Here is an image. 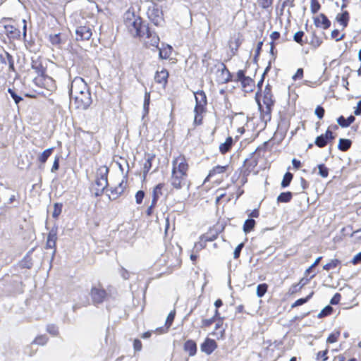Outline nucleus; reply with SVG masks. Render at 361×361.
<instances>
[{"instance_id":"nucleus-46","label":"nucleus","mask_w":361,"mask_h":361,"mask_svg":"<svg viewBox=\"0 0 361 361\" xmlns=\"http://www.w3.org/2000/svg\"><path fill=\"white\" fill-rule=\"evenodd\" d=\"M97 72V69L95 66L91 67H83L82 69L81 74L86 78H90L93 75Z\"/></svg>"},{"instance_id":"nucleus-30","label":"nucleus","mask_w":361,"mask_h":361,"mask_svg":"<svg viewBox=\"0 0 361 361\" xmlns=\"http://www.w3.org/2000/svg\"><path fill=\"white\" fill-rule=\"evenodd\" d=\"M207 112V109L194 108V121L193 123L195 126H200L203 123L204 115Z\"/></svg>"},{"instance_id":"nucleus-42","label":"nucleus","mask_w":361,"mask_h":361,"mask_svg":"<svg viewBox=\"0 0 361 361\" xmlns=\"http://www.w3.org/2000/svg\"><path fill=\"white\" fill-rule=\"evenodd\" d=\"M207 242L202 237L200 236L199 240L195 242L192 249V252L199 253L202 250L207 247Z\"/></svg>"},{"instance_id":"nucleus-64","label":"nucleus","mask_w":361,"mask_h":361,"mask_svg":"<svg viewBox=\"0 0 361 361\" xmlns=\"http://www.w3.org/2000/svg\"><path fill=\"white\" fill-rule=\"evenodd\" d=\"M157 202H158L154 201V200L152 199L150 205L147 207V210L145 211V214L147 217L152 216V214L154 212V209L157 207Z\"/></svg>"},{"instance_id":"nucleus-44","label":"nucleus","mask_w":361,"mask_h":361,"mask_svg":"<svg viewBox=\"0 0 361 361\" xmlns=\"http://www.w3.org/2000/svg\"><path fill=\"white\" fill-rule=\"evenodd\" d=\"M341 337V331L340 330H334L331 332L326 338V343L331 344L336 343Z\"/></svg>"},{"instance_id":"nucleus-12","label":"nucleus","mask_w":361,"mask_h":361,"mask_svg":"<svg viewBox=\"0 0 361 361\" xmlns=\"http://www.w3.org/2000/svg\"><path fill=\"white\" fill-rule=\"evenodd\" d=\"M90 294L94 305L104 302L108 298V293L101 284L98 286H92Z\"/></svg>"},{"instance_id":"nucleus-20","label":"nucleus","mask_w":361,"mask_h":361,"mask_svg":"<svg viewBox=\"0 0 361 361\" xmlns=\"http://www.w3.org/2000/svg\"><path fill=\"white\" fill-rule=\"evenodd\" d=\"M243 42V39L240 34L231 37L228 40V47L230 49L232 56L237 54L238 49L240 48Z\"/></svg>"},{"instance_id":"nucleus-2","label":"nucleus","mask_w":361,"mask_h":361,"mask_svg":"<svg viewBox=\"0 0 361 361\" xmlns=\"http://www.w3.org/2000/svg\"><path fill=\"white\" fill-rule=\"evenodd\" d=\"M255 98L261 119L265 122L269 121L276 102L271 85L267 84L263 91H257Z\"/></svg>"},{"instance_id":"nucleus-48","label":"nucleus","mask_w":361,"mask_h":361,"mask_svg":"<svg viewBox=\"0 0 361 361\" xmlns=\"http://www.w3.org/2000/svg\"><path fill=\"white\" fill-rule=\"evenodd\" d=\"M256 225V222L252 219H247L243 224V231L245 233L251 232Z\"/></svg>"},{"instance_id":"nucleus-49","label":"nucleus","mask_w":361,"mask_h":361,"mask_svg":"<svg viewBox=\"0 0 361 361\" xmlns=\"http://www.w3.org/2000/svg\"><path fill=\"white\" fill-rule=\"evenodd\" d=\"M49 40L54 46H59L63 42V39L61 33L50 35Z\"/></svg>"},{"instance_id":"nucleus-53","label":"nucleus","mask_w":361,"mask_h":361,"mask_svg":"<svg viewBox=\"0 0 361 361\" xmlns=\"http://www.w3.org/2000/svg\"><path fill=\"white\" fill-rule=\"evenodd\" d=\"M281 37V34L278 31H274L270 35V39H271V52L273 53L274 49H275L276 46V41L278 40Z\"/></svg>"},{"instance_id":"nucleus-1","label":"nucleus","mask_w":361,"mask_h":361,"mask_svg":"<svg viewBox=\"0 0 361 361\" xmlns=\"http://www.w3.org/2000/svg\"><path fill=\"white\" fill-rule=\"evenodd\" d=\"M71 102L73 103L76 109H86L91 103V94L87 84L83 78L76 77L71 82L70 88Z\"/></svg>"},{"instance_id":"nucleus-27","label":"nucleus","mask_w":361,"mask_h":361,"mask_svg":"<svg viewBox=\"0 0 361 361\" xmlns=\"http://www.w3.org/2000/svg\"><path fill=\"white\" fill-rule=\"evenodd\" d=\"M166 190V185L165 183H159L157 184L152 189V200L158 202L161 196L164 195V192Z\"/></svg>"},{"instance_id":"nucleus-57","label":"nucleus","mask_w":361,"mask_h":361,"mask_svg":"<svg viewBox=\"0 0 361 361\" xmlns=\"http://www.w3.org/2000/svg\"><path fill=\"white\" fill-rule=\"evenodd\" d=\"M321 4L318 0L310 1V11L312 14H316L321 9Z\"/></svg>"},{"instance_id":"nucleus-21","label":"nucleus","mask_w":361,"mask_h":361,"mask_svg":"<svg viewBox=\"0 0 361 361\" xmlns=\"http://www.w3.org/2000/svg\"><path fill=\"white\" fill-rule=\"evenodd\" d=\"M5 33L11 39H18L20 38V30L13 23L4 25Z\"/></svg>"},{"instance_id":"nucleus-62","label":"nucleus","mask_w":361,"mask_h":361,"mask_svg":"<svg viewBox=\"0 0 361 361\" xmlns=\"http://www.w3.org/2000/svg\"><path fill=\"white\" fill-rule=\"evenodd\" d=\"M149 104H150V92L145 91V97H144L143 108L146 113L149 112Z\"/></svg>"},{"instance_id":"nucleus-60","label":"nucleus","mask_w":361,"mask_h":361,"mask_svg":"<svg viewBox=\"0 0 361 361\" xmlns=\"http://www.w3.org/2000/svg\"><path fill=\"white\" fill-rule=\"evenodd\" d=\"M319 175L322 178H327L329 176V169L324 164H320L317 166Z\"/></svg>"},{"instance_id":"nucleus-28","label":"nucleus","mask_w":361,"mask_h":361,"mask_svg":"<svg viewBox=\"0 0 361 361\" xmlns=\"http://www.w3.org/2000/svg\"><path fill=\"white\" fill-rule=\"evenodd\" d=\"M183 350L189 356L192 357L197 353V343L195 341L188 339L183 344Z\"/></svg>"},{"instance_id":"nucleus-34","label":"nucleus","mask_w":361,"mask_h":361,"mask_svg":"<svg viewBox=\"0 0 361 361\" xmlns=\"http://www.w3.org/2000/svg\"><path fill=\"white\" fill-rule=\"evenodd\" d=\"M274 0H256L258 8L262 11H271Z\"/></svg>"},{"instance_id":"nucleus-9","label":"nucleus","mask_w":361,"mask_h":361,"mask_svg":"<svg viewBox=\"0 0 361 361\" xmlns=\"http://www.w3.org/2000/svg\"><path fill=\"white\" fill-rule=\"evenodd\" d=\"M145 36L139 37L143 40L144 46L147 49H158L160 42V38L155 31L151 30L147 25L144 30Z\"/></svg>"},{"instance_id":"nucleus-4","label":"nucleus","mask_w":361,"mask_h":361,"mask_svg":"<svg viewBox=\"0 0 361 361\" xmlns=\"http://www.w3.org/2000/svg\"><path fill=\"white\" fill-rule=\"evenodd\" d=\"M231 170L232 169L229 164L216 165L209 171L203 183L212 181L214 184L219 185L229 177Z\"/></svg>"},{"instance_id":"nucleus-47","label":"nucleus","mask_w":361,"mask_h":361,"mask_svg":"<svg viewBox=\"0 0 361 361\" xmlns=\"http://www.w3.org/2000/svg\"><path fill=\"white\" fill-rule=\"evenodd\" d=\"M305 32L302 30L298 31L293 36V40L298 44L303 46L307 44V39H304Z\"/></svg>"},{"instance_id":"nucleus-58","label":"nucleus","mask_w":361,"mask_h":361,"mask_svg":"<svg viewBox=\"0 0 361 361\" xmlns=\"http://www.w3.org/2000/svg\"><path fill=\"white\" fill-rule=\"evenodd\" d=\"M176 314V310H173L169 312V314H168V316L166 317L164 324L166 326H167L169 329L171 328V326H172V324L174 322Z\"/></svg>"},{"instance_id":"nucleus-26","label":"nucleus","mask_w":361,"mask_h":361,"mask_svg":"<svg viewBox=\"0 0 361 361\" xmlns=\"http://www.w3.org/2000/svg\"><path fill=\"white\" fill-rule=\"evenodd\" d=\"M350 18V13L347 10L343 11L336 16V21L343 30L348 26Z\"/></svg>"},{"instance_id":"nucleus-18","label":"nucleus","mask_w":361,"mask_h":361,"mask_svg":"<svg viewBox=\"0 0 361 361\" xmlns=\"http://www.w3.org/2000/svg\"><path fill=\"white\" fill-rule=\"evenodd\" d=\"M169 78V73L166 68H162L161 71H157L154 74L155 82L160 85L163 88H166L167 86Z\"/></svg>"},{"instance_id":"nucleus-8","label":"nucleus","mask_w":361,"mask_h":361,"mask_svg":"<svg viewBox=\"0 0 361 361\" xmlns=\"http://www.w3.org/2000/svg\"><path fill=\"white\" fill-rule=\"evenodd\" d=\"M338 128L337 125L329 126L324 133L315 138L314 145L319 148H324L328 144H331L336 138V135L334 133L333 130H336Z\"/></svg>"},{"instance_id":"nucleus-7","label":"nucleus","mask_w":361,"mask_h":361,"mask_svg":"<svg viewBox=\"0 0 361 361\" xmlns=\"http://www.w3.org/2000/svg\"><path fill=\"white\" fill-rule=\"evenodd\" d=\"M234 82L240 83L241 90L245 94L252 93L256 87L255 80L245 75V71L244 70L238 71Z\"/></svg>"},{"instance_id":"nucleus-51","label":"nucleus","mask_w":361,"mask_h":361,"mask_svg":"<svg viewBox=\"0 0 361 361\" xmlns=\"http://www.w3.org/2000/svg\"><path fill=\"white\" fill-rule=\"evenodd\" d=\"M293 178V175L290 172H286L283 177V180L281 183V185L283 188H287L290 184Z\"/></svg>"},{"instance_id":"nucleus-43","label":"nucleus","mask_w":361,"mask_h":361,"mask_svg":"<svg viewBox=\"0 0 361 361\" xmlns=\"http://www.w3.org/2000/svg\"><path fill=\"white\" fill-rule=\"evenodd\" d=\"M95 183L99 186L98 190H99L100 192H102L108 185L107 176L102 175L99 178L96 179Z\"/></svg>"},{"instance_id":"nucleus-6","label":"nucleus","mask_w":361,"mask_h":361,"mask_svg":"<svg viewBox=\"0 0 361 361\" xmlns=\"http://www.w3.org/2000/svg\"><path fill=\"white\" fill-rule=\"evenodd\" d=\"M147 16L149 20L157 27L161 26L164 23L162 8L154 1H152V5L147 8Z\"/></svg>"},{"instance_id":"nucleus-15","label":"nucleus","mask_w":361,"mask_h":361,"mask_svg":"<svg viewBox=\"0 0 361 361\" xmlns=\"http://www.w3.org/2000/svg\"><path fill=\"white\" fill-rule=\"evenodd\" d=\"M313 23L317 28H320L324 30H328L331 25V20L326 15L323 13H320L314 16Z\"/></svg>"},{"instance_id":"nucleus-36","label":"nucleus","mask_w":361,"mask_h":361,"mask_svg":"<svg viewBox=\"0 0 361 361\" xmlns=\"http://www.w3.org/2000/svg\"><path fill=\"white\" fill-rule=\"evenodd\" d=\"M155 158L154 154H148L147 157L143 164V176L145 178L149 173L152 166V161Z\"/></svg>"},{"instance_id":"nucleus-14","label":"nucleus","mask_w":361,"mask_h":361,"mask_svg":"<svg viewBox=\"0 0 361 361\" xmlns=\"http://www.w3.org/2000/svg\"><path fill=\"white\" fill-rule=\"evenodd\" d=\"M226 325L224 324V317L220 315L215 322V326L211 335L216 337L218 340L224 339L226 336Z\"/></svg>"},{"instance_id":"nucleus-45","label":"nucleus","mask_w":361,"mask_h":361,"mask_svg":"<svg viewBox=\"0 0 361 361\" xmlns=\"http://www.w3.org/2000/svg\"><path fill=\"white\" fill-rule=\"evenodd\" d=\"M54 152V147L48 148L45 149L39 157L38 161L41 164H44L47 162L49 157Z\"/></svg>"},{"instance_id":"nucleus-17","label":"nucleus","mask_w":361,"mask_h":361,"mask_svg":"<svg viewBox=\"0 0 361 361\" xmlns=\"http://www.w3.org/2000/svg\"><path fill=\"white\" fill-rule=\"evenodd\" d=\"M218 71L220 72L219 82L222 84H226L233 81V75L227 66L224 63H219Z\"/></svg>"},{"instance_id":"nucleus-29","label":"nucleus","mask_w":361,"mask_h":361,"mask_svg":"<svg viewBox=\"0 0 361 361\" xmlns=\"http://www.w3.org/2000/svg\"><path fill=\"white\" fill-rule=\"evenodd\" d=\"M233 144H234V140H233V137L231 136H228V137H226V139L224 143L220 144V145L219 147V152L223 155L227 154L228 152H229L231 150Z\"/></svg>"},{"instance_id":"nucleus-52","label":"nucleus","mask_w":361,"mask_h":361,"mask_svg":"<svg viewBox=\"0 0 361 361\" xmlns=\"http://www.w3.org/2000/svg\"><path fill=\"white\" fill-rule=\"evenodd\" d=\"M331 38L336 42H340L345 39V34L341 33L338 29H334L331 32Z\"/></svg>"},{"instance_id":"nucleus-50","label":"nucleus","mask_w":361,"mask_h":361,"mask_svg":"<svg viewBox=\"0 0 361 361\" xmlns=\"http://www.w3.org/2000/svg\"><path fill=\"white\" fill-rule=\"evenodd\" d=\"M341 263V262L338 259H331L329 262L323 266V269L328 271L340 266Z\"/></svg>"},{"instance_id":"nucleus-33","label":"nucleus","mask_w":361,"mask_h":361,"mask_svg":"<svg viewBox=\"0 0 361 361\" xmlns=\"http://www.w3.org/2000/svg\"><path fill=\"white\" fill-rule=\"evenodd\" d=\"M221 315V313L219 310H215L214 314L212 317L209 319H203L202 320V326L201 327L203 329L210 327L214 323H215L217 319Z\"/></svg>"},{"instance_id":"nucleus-19","label":"nucleus","mask_w":361,"mask_h":361,"mask_svg":"<svg viewBox=\"0 0 361 361\" xmlns=\"http://www.w3.org/2000/svg\"><path fill=\"white\" fill-rule=\"evenodd\" d=\"M218 347L217 343L214 339L206 338L200 345L202 352L207 355H211Z\"/></svg>"},{"instance_id":"nucleus-3","label":"nucleus","mask_w":361,"mask_h":361,"mask_svg":"<svg viewBox=\"0 0 361 361\" xmlns=\"http://www.w3.org/2000/svg\"><path fill=\"white\" fill-rule=\"evenodd\" d=\"M124 25L128 32L133 37H143L145 36L144 30L145 27L148 25L144 23L140 16L129 11L125 13Z\"/></svg>"},{"instance_id":"nucleus-31","label":"nucleus","mask_w":361,"mask_h":361,"mask_svg":"<svg viewBox=\"0 0 361 361\" xmlns=\"http://www.w3.org/2000/svg\"><path fill=\"white\" fill-rule=\"evenodd\" d=\"M219 234V231L216 228L212 227L209 228L205 233H203L200 236L204 238V240L208 243L215 240L218 238Z\"/></svg>"},{"instance_id":"nucleus-22","label":"nucleus","mask_w":361,"mask_h":361,"mask_svg":"<svg viewBox=\"0 0 361 361\" xmlns=\"http://www.w3.org/2000/svg\"><path fill=\"white\" fill-rule=\"evenodd\" d=\"M31 66L33 70L38 74L42 75L47 72V67L44 65L42 59L40 56L32 59Z\"/></svg>"},{"instance_id":"nucleus-56","label":"nucleus","mask_w":361,"mask_h":361,"mask_svg":"<svg viewBox=\"0 0 361 361\" xmlns=\"http://www.w3.org/2000/svg\"><path fill=\"white\" fill-rule=\"evenodd\" d=\"M48 341V337L44 334H42L36 336L33 341V343L39 345H44L47 343Z\"/></svg>"},{"instance_id":"nucleus-59","label":"nucleus","mask_w":361,"mask_h":361,"mask_svg":"<svg viewBox=\"0 0 361 361\" xmlns=\"http://www.w3.org/2000/svg\"><path fill=\"white\" fill-rule=\"evenodd\" d=\"M328 353L329 348H326L324 350L319 351L317 353L316 359L318 361H326L329 359Z\"/></svg>"},{"instance_id":"nucleus-38","label":"nucleus","mask_w":361,"mask_h":361,"mask_svg":"<svg viewBox=\"0 0 361 361\" xmlns=\"http://www.w3.org/2000/svg\"><path fill=\"white\" fill-rule=\"evenodd\" d=\"M172 47L170 45L163 46L159 49V56L161 59H168L172 54Z\"/></svg>"},{"instance_id":"nucleus-55","label":"nucleus","mask_w":361,"mask_h":361,"mask_svg":"<svg viewBox=\"0 0 361 361\" xmlns=\"http://www.w3.org/2000/svg\"><path fill=\"white\" fill-rule=\"evenodd\" d=\"M268 285L265 283H260L257 287V295L259 298L263 297L268 290Z\"/></svg>"},{"instance_id":"nucleus-11","label":"nucleus","mask_w":361,"mask_h":361,"mask_svg":"<svg viewBox=\"0 0 361 361\" xmlns=\"http://www.w3.org/2000/svg\"><path fill=\"white\" fill-rule=\"evenodd\" d=\"M171 169L189 173V159L183 153L174 156L171 161Z\"/></svg>"},{"instance_id":"nucleus-5","label":"nucleus","mask_w":361,"mask_h":361,"mask_svg":"<svg viewBox=\"0 0 361 361\" xmlns=\"http://www.w3.org/2000/svg\"><path fill=\"white\" fill-rule=\"evenodd\" d=\"M259 149V148L257 147L255 151L251 153L243 161V164L240 169V174L242 176L240 183L242 185H245L247 182V177L252 173L257 174L259 172V171L256 169L259 162V158L256 155V153Z\"/></svg>"},{"instance_id":"nucleus-24","label":"nucleus","mask_w":361,"mask_h":361,"mask_svg":"<svg viewBox=\"0 0 361 361\" xmlns=\"http://www.w3.org/2000/svg\"><path fill=\"white\" fill-rule=\"evenodd\" d=\"M323 43L322 38L315 30H312L310 35V39H307V44H309L312 49L319 48Z\"/></svg>"},{"instance_id":"nucleus-16","label":"nucleus","mask_w":361,"mask_h":361,"mask_svg":"<svg viewBox=\"0 0 361 361\" xmlns=\"http://www.w3.org/2000/svg\"><path fill=\"white\" fill-rule=\"evenodd\" d=\"M75 34L77 40H89L92 35V28L90 25H80L76 28Z\"/></svg>"},{"instance_id":"nucleus-63","label":"nucleus","mask_w":361,"mask_h":361,"mask_svg":"<svg viewBox=\"0 0 361 361\" xmlns=\"http://www.w3.org/2000/svg\"><path fill=\"white\" fill-rule=\"evenodd\" d=\"M333 312V308L330 305L325 307L318 314L319 318H323L331 314Z\"/></svg>"},{"instance_id":"nucleus-25","label":"nucleus","mask_w":361,"mask_h":361,"mask_svg":"<svg viewBox=\"0 0 361 361\" xmlns=\"http://www.w3.org/2000/svg\"><path fill=\"white\" fill-rule=\"evenodd\" d=\"M195 106L197 108L207 109V98L203 90H198L195 93Z\"/></svg>"},{"instance_id":"nucleus-54","label":"nucleus","mask_w":361,"mask_h":361,"mask_svg":"<svg viewBox=\"0 0 361 361\" xmlns=\"http://www.w3.org/2000/svg\"><path fill=\"white\" fill-rule=\"evenodd\" d=\"M313 294H314V292H312L305 298L298 299L297 300L295 301V302H293L291 305V308H295L298 306H300V305L306 303L312 297Z\"/></svg>"},{"instance_id":"nucleus-32","label":"nucleus","mask_w":361,"mask_h":361,"mask_svg":"<svg viewBox=\"0 0 361 361\" xmlns=\"http://www.w3.org/2000/svg\"><path fill=\"white\" fill-rule=\"evenodd\" d=\"M234 198V193L233 192H223L216 197L215 204L220 205L222 202L227 204Z\"/></svg>"},{"instance_id":"nucleus-39","label":"nucleus","mask_w":361,"mask_h":361,"mask_svg":"<svg viewBox=\"0 0 361 361\" xmlns=\"http://www.w3.org/2000/svg\"><path fill=\"white\" fill-rule=\"evenodd\" d=\"M352 146V141L349 139L340 138L338 149L341 152H347Z\"/></svg>"},{"instance_id":"nucleus-61","label":"nucleus","mask_w":361,"mask_h":361,"mask_svg":"<svg viewBox=\"0 0 361 361\" xmlns=\"http://www.w3.org/2000/svg\"><path fill=\"white\" fill-rule=\"evenodd\" d=\"M63 204L61 203L56 202L54 204V210L52 213V216L54 219H57L62 212Z\"/></svg>"},{"instance_id":"nucleus-10","label":"nucleus","mask_w":361,"mask_h":361,"mask_svg":"<svg viewBox=\"0 0 361 361\" xmlns=\"http://www.w3.org/2000/svg\"><path fill=\"white\" fill-rule=\"evenodd\" d=\"M189 173L171 169L170 184L173 189L180 190L186 183Z\"/></svg>"},{"instance_id":"nucleus-23","label":"nucleus","mask_w":361,"mask_h":361,"mask_svg":"<svg viewBox=\"0 0 361 361\" xmlns=\"http://www.w3.org/2000/svg\"><path fill=\"white\" fill-rule=\"evenodd\" d=\"M126 182L122 180L117 186L110 190L109 199L114 200L119 197L126 190Z\"/></svg>"},{"instance_id":"nucleus-40","label":"nucleus","mask_w":361,"mask_h":361,"mask_svg":"<svg viewBox=\"0 0 361 361\" xmlns=\"http://www.w3.org/2000/svg\"><path fill=\"white\" fill-rule=\"evenodd\" d=\"M293 199V193L290 191L283 192L277 197V202L288 203Z\"/></svg>"},{"instance_id":"nucleus-37","label":"nucleus","mask_w":361,"mask_h":361,"mask_svg":"<svg viewBox=\"0 0 361 361\" xmlns=\"http://www.w3.org/2000/svg\"><path fill=\"white\" fill-rule=\"evenodd\" d=\"M355 121L354 116L350 115L347 118L343 116H341L337 118L338 124L342 128H347L350 126Z\"/></svg>"},{"instance_id":"nucleus-13","label":"nucleus","mask_w":361,"mask_h":361,"mask_svg":"<svg viewBox=\"0 0 361 361\" xmlns=\"http://www.w3.org/2000/svg\"><path fill=\"white\" fill-rule=\"evenodd\" d=\"M34 80L37 86L49 91H53L56 89L55 81L51 77L47 75L46 73L42 75H37Z\"/></svg>"},{"instance_id":"nucleus-41","label":"nucleus","mask_w":361,"mask_h":361,"mask_svg":"<svg viewBox=\"0 0 361 361\" xmlns=\"http://www.w3.org/2000/svg\"><path fill=\"white\" fill-rule=\"evenodd\" d=\"M211 60H212V55L210 53L207 52L203 55L202 59V63L203 66L206 67V68H207L206 72L209 75L213 73L212 68H209V61Z\"/></svg>"},{"instance_id":"nucleus-35","label":"nucleus","mask_w":361,"mask_h":361,"mask_svg":"<svg viewBox=\"0 0 361 361\" xmlns=\"http://www.w3.org/2000/svg\"><path fill=\"white\" fill-rule=\"evenodd\" d=\"M57 240L56 231L51 230L49 231L47 235V240L46 243V248L51 249L56 247Z\"/></svg>"}]
</instances>
